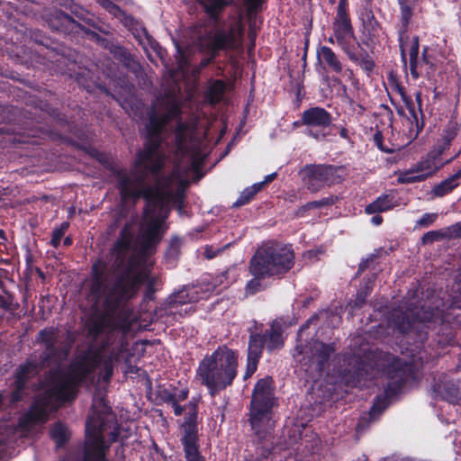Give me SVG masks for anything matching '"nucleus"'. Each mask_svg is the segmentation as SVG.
<instances>
[{"mask_svg": "<svg viewBox=\"0 0 461 461\" xmlns=\"http://www.w3.org/2000/svg\"><path fill=\"white\" fill-rule=\"evenodd\" d=\"M197 134V121L181 120V108L175 95L158 99L149 113L145 148L138 154L134 168L116 172L123 201L144 197L147 204L137 240L149 253L167 230L169 204L183 199L189 172H196L205 152Z\"/></svg>", "mask_w": 461, "mask_h": 461, "instance_id": "nucleus-1", "label": "nucleus"}, {"mask_svg": "<svg viewBox=\"0 0 461 461\" xmlns=\"http://www.w3.org/2000/svg\"><path fill=\"white\" fill-rule=\"evenodd\" d=\"M112 336L102 347L96 348L95 346H91L87 351L78 355L69 367L63 368L60 362L68 355L73 341L71 334L68 332V342L59 349L60 345L59 330L54 328L41 330L39 339L45 347V356L41 363L30 359L21 366L16 373L15 389L12 393L11 402H16L22 399V390L26 381L37 375L42 366H50L54 364L58 366V368L50 372L45 393L39 395L34 400L30 411L21 417L18 428L13 429L5 422H0V444L9 440L11 434L15 431L26 435L35 426L44 424L51 411L57 410L62 402L75 398L77 385L80 383L88 380L93 382L92 375L97 367H100L101 378L104 382H109L121 352L117 346L111 347Z\"/></svg>", "mask_w": 461, "mask_h": 461, "instance_id": "nucleus-2", "label": "nucleus"}, {"mask_svg": "<svg viewBox=\"0 0 461 461\" xmlns=\"http://www.w3.org/2000/svg\"><path fill=\"white\" fill-rule=\"evenodd\" d=\"M120 438H127V434L122 435L116 416L104 395L95 393L91 412L86 422L84 447L69 452L62 461H106L105 453L111 443Z\"/></svg>", "mask_w": 461, "mask_h": 461, "instance_id": "nucleus-3", "label": "nucleus"}, {"mask_svg": "<svg viewBox=\"0 0 461 461\" xmlns=\"http://www.w3.org/2000/svg\"><path fill=\"white\" fill-rule=\"evenodd\" d=\"M149 283V290L156 281L149 276L147 267L127 269L112 283L106 266L98 261L93 265L89 300L93 306L104 307L107 312L115 311L123 302L133 297L141 284Z\"/></svg>", "mask_w": 461, "mask_h": 461, "instance_id": "nucleus-4", "label": "nucleus"}, {"mask_svg": "<svg viewBox=\"0 0 461 461\" xmlns=\"http://www.w3.org/2000/svg\"><path fill=\"white\" fill-rule=\"evenodd\" d=\"M238 373V355L232 349L221 346L199 364L197 377L212 396L230 386Z\"/></svg>", "mask_w": 461, "mask_h": 461, "instance_id": "nucleus-5", "label": "nucleus"}, {"mask_svg": "<svg viewBox=\"0 0 461 461\" xmlns=\"http://www.w3.org/2000/svg\"><path fill=\"white\" fill-rule=\"evenodd\" d=\"M294 265V253L290 245L276 241L263 243L250 259L249 272L258 276H281Z\"/></svg>", "mask_w": 461, "mask_h": 461, "instance_id": "nucleus-6", "label": "nucleus"}, {"mask_svg": "<svg viewBox=\"0 0 461 461\" xmlns=\"http://www.w3.org/2000/svg\"><path fill=\"white\" fill-rule=\"evenodd\" d=\"M271 378L260 379L255 385L250 408V425L259 438H266L274 427L271 409L274 397L271 391Z\"/></svg>", "mask_w": 461, "mask_h": 461, "instance_id": "nucleus-7", "label": "nucleus"}, {"mask_svg": "<svg viewBox=\"0 0 461 461\" xmlns=\"http://www.w3.org/2000/svg\"><path fill=\"white\" fill-rule=\"evenodd\" d=\"M241 34V24L240 22H235L228 29L212 30L201 36L198 40L199 48L202 51L210 54L209 58L202 59L201 68L208 66L219 50L236 48Z\"/></svg>", "mask_w": 461, "mask_h": 461, "instance_id": "nucleus-8", "label": "nucleus"}, {"mask_svg": "<svg viewBox=\"0 0 461 461\" xmlns=\"http://www.w3.org/2000/svg\"><path fill=\"white\" fill-rule=\"evenodd\" d=\"M249 330L250 336L245 379L250 377L256 372L264 346L267 347V350L273 351L282 348L284 344L283 330L278 321H274L270 330L264 335L254 332L251 327L249 328Z\"/></svg>", "mask_w": 461, "mask_h": 461, "instance_id": "nucleus-9", "label": "nucleus"}, {"mask_svg": "<svg viewBox=\"0 0 461 461\" xmlns=\"http://www.w3.org/2000/svg\"><path fill=\"white\" fill-rule=\"evenodd\" d=\"M334 351L331 345L314 340L304 347L296 346L294 357L309 378L316 380L321 375Z\"/></svg>", "mask_w": 461, "mask_h": 461, "instance_id": "nucleus-10", "label": "nucleus"}, {"mask_svg": "<svg viewBox=\"0 0 461 461\" xmlns=\"http://www.w3.org/2000/svg\"><path fill=\"white\" fill-rule=\"evenodd\" d=\"M402 59L406 66V57L409 56L410 72L413 78H418L423 72L429 76L434 71V64L427 55L424 48L421 58H419V39L417 36L409 37L407 33L399 32Z\"/></svg>", "mask_w": 461, "mask_h": 461, "instance_id": "nucleus-11", "label": "nucleus"}, {"mask_svg": "<svg viewBox=\"0 0 461 461\" xmlns=\"http://www.w3.org/2000/svg\"><path fill=\"white\" fill-rule=\"evenodd\" d=\"M222 276H217L215 279L205 280L199 286L184 287L183 289L172 294L167 299V312L172 314L179 313L183 315L182 311L177 308L182 305L191 304L202 299H206L221 284Z\"/></svg>", "mask_w": 461, "mask_h": 461, "instance_id": "nucleus-12", "label": "nucleus"}, {"mask_svg": "<svg viewBox=\"0 0 461 461\" xmlns=\"http://www.w3.org/2000/svg\"><path fill=\"white\" fill-rule=\"evenodd\" d=\"M442 154L433 149L425 158L420 160L410 169L401 171L397 174V181L401 184H412L421 182L433 176L445 164H448L454 158L442 161Z\"/></svg>", "mask_w": 461, "mask_h": 461, "instance_id": "nucleus-13", "label": "nucleus"}, {"mask_svg": "<svg viewBox=\"0 0 461 461\" xmlns=\"http://www.w3.org/2000/svg\"><path fill=\"white\" fill-rule=\"evenodd\" d=\"M333 32L337 44L348 55V59L353 62L358 61L356 50L359 47V43L357 41L350 21L346 13V0L339 1L336 21L333 24Z\"/></svg>", "mask_w": 461, "mask_h": 461, "instance_id": "nucleus-14", "label": "nucleus"}, {"mask_svg": "<svg viewBox=\"0 0 461 461\" xmlns=\"http://www.w3.org/2000/svg\"><path fill=\"white\" fill-rule=\"evenodd\" d=\"M343 178L342 167L331 165L306 166L303 170V182L312 192H316L325 185L338 184Z\"/></svg>", "mask_w": 461, "mask_h": 461, "instance_id": "nucleus-15", "label": "nucleus"}, {"mask_svg": "<svg viewBox=\"0 0 461 461\" xmlns=\"http://www.w3.org/2000/svg\"><path fill=\"white\" fill-rule=\"evenodd\" d=\"M440 319L439 311H419L415 309L393 310L389 316V325L401 333H408L416 327V323L437 322Z\"/></svg>", "mask_w": 461, "mask_h": 461, "instance_id": "nucleus-16", "label": "nucleus"}, {"mask_svg": "<svg viewBox=\"0 0 461 461\" xmlns=\"http://www.w3.org/2000/svg\"><path fill=\"white\" fill-rule=\"evenodd\" d=\"M302 122L308 128V135L321 140L328 136L327 129L332 123V116L324 108L312 107L303 113Z\"/></svg>", "mask_w": 461, "mask_h": 461, "instance_id": "nucleus-17", "label": "nucleus"}, {"mask_svg": "<svg viewBox=\"0 0 461 461\" xmlns=\"http://www.w3.org/2000/svg\"><path fill=\"white\" fill-rule=\"evenodd\" d=\"M418 366V361L413 356L411 361L394 358L392 363V371H389L391 383L388 384L389 388L396 391L402 387L407 378V372L412 371L413 367Z\"/></svg>", "mask_w": 461, "mask_h": 461, "instance_id": "nucleus-18", "label": "nucleus"}, {"mask_svg": "<svg viewBox=\"0 0 461 461\" xmlns=\"http://www.w3.org/2000/svg\"><path fill=\"white\" fill-rule=\"evenodd\" d=\"M317 59L320 63L325 64L331 71L336 73L342 71V64L330 48L327 46L318 48Z\"/></svg>", "mask_w": 461, "mask_h": 461, "instance_id": "nucleus-19", "label": "nucleus"}, {"mask_svg": "<svg viewBox=\"0 0 461 461\" xmlns=\"http://www.w3.org/2000/svg\"><path fill=\"white\" fill-rule=\"evenodd\" d=\"M434 392L442 399L456 403L459 399V387L451 381H441L434 386Z\"/></svg>", "mask_w": 461, "mask_h": 461, "instance_id": "nucleus-20", "label": "nucleus"}, {"mask_svg": "<svg viewBox=\"0 0 461 461\" xmlns=\"http://www.w3.org/2000/svg\"><path fill=\"white\" fill-rule=\"evenodd\" d=\"M397 205L395 196L393 194H384L376 198L373 203L366 207V212L368 214L382 212L393 209Z\"/></svg>", "mask_w": 461, "mask_h": 461, "instance_id": "nucleus-21", "label": "nucleus"}, {"mask_svg": "<svg viewBox=\"0 0 461 461\" xmlns=\"http://www.w3.org/2000/svg\"><path fill=\"white\" fill-rule=\"evenodd\" d=\"M196 442L197 439H195L193 432H189L187 436L183 437L182 444L186 461H204V458L199 453Z\"/></svg>", "mask_w": 461, "mask_h": 461, "instance_id": "nucleus-22", "label": "nucleus"}, {"mask_svg": "<svg viewBox=\"0 0 461 461\" xmlns=\"http://www.w3.org/2000/svg\"><path fill=\"white\" fill-rule=\"evenodd\" d=\"M457 131V122L449 121L443 130L440 141H438L434 149L442 154L450 146L451 141L456 136Z\"/></svg>", "mask_w": 461, "mask_h": 461, "instance_id": "nucleus-23", "label": "nucleus"}, {"mask_svg": "<svg viewBox=\"0 0 461 461\" xmlns=\"http://www.w3.org/2000/svg\"><path fill=\"white\" fill-rule=\"evenodd\" d=\"M400 5V27L399 32L407 33L410 22L413 15V11L416 6V3L411 2H399Z\"/></svg>", "mask_w": 461, "mask_h": 461, "instance_id": "nucleus-24", "label": "nucleus"}, {"mask_svg": "<svg viewBox=\"0 0 461 461\" xmlns=\"http://www.w3.org/2000/svg\"><path fill=\"white\" fill-rule=\"evenodd\" d=\"M225 91V83L222 80H214L210 83L206 90V98L211 104L219 103Z\"/></svg>", "mask_w": 461, "mask_h": 461, "instance_id": "nucleus-25", "label": "nucleus"}, {"mask_svg": "<svg viewBox=\"0 0 461 461\" xmlns=\"http://www.w3.org/2000/svg\"><path fill=\"white\" fill-rule=\"evenodd\" d=\"M187 409H188L187 417H186V420L184 425V429H185L184 436H187V434L189 432H193L194 434L195 439H197V429H196V425H195L196 418H197L196 403L194 402H190L187 406Z\"/></svg>", "mask_w": 461, "mask_h": 461, "instance_id": "nucleus-26", "label": "nucleus"}, {"mask_svg": "<svg viewBox=\"0 0 461 461\" xmlns=\"http://www.w3.org/2000/svg\"><path fill=\"white\" fill-rule=\"evenodd\" d=\"M459 185L458 182H455L450 176L435 185L431 190V194L435 197H443L451 193Z\"/></svg>", "mask_w": 461, "mask_h": 461, "instance_id": "nucleus-27", "label": "nucleus"}, {"mask_svg": "<svg viewBox=\"0 0 461 461\" xmlns=\"http://www.w3.org/2000/svg\"><path fill=\"white\" fill-rule=\"evenodd\" d=\"M262 189V184H253L251 186L245 188L240 194L233 206L239 207L247 204L250 200Z\"/></svg>", "mask_w": 461, "mask_h": 461, "instance_id": "nucleus-28", "label": "nucleus"}, {"mask_svg": "<svg viewBox=\"0 0 461 461\" xmlns=\"http://www.w3.org/2000/svg\"><path fill=\"white\" fill-rule=\"evenodd\" d=\"M396 91L400 95L402 102L405 104L407 109L409 110L410 113L411 114L412 118L415 120L418 130H421L423 128V121H421L420 124L419 123L418 114L415 111L414 104L411 101V99L406 95L403 87L397 86Z\"/></svg>", "mask_w": 461, "mask_h": 461, "instance_id": "nucleus-29", "label": "nucleus"}, {"mask_svg": "<svg viewBox=\"0 0 461 461\" xmlns=\"http://www.w3.org/2000/svg\"><path fill=\"white\" fill-rule=\"evenodd\" d=\"M396 91L400 95L402 102L405 104L407 109L409 110L410 113L411 114L412 118L415 120L418 130H421L423 128V121H421L420 124L419 123L418 114L415 111L414 104L411 101V99L406 95L403 87L397 86Z\"/></svg>", "mask_w": 461, "mask_h": 461, "instance_id": "nucleus-30", "label": "nucleus"}, {"mask_svg": "<svg viewBox=\"0 0 461 461\" xmlns=\"http://www.w3.org/2000/svg\"><path fill=\"white\" fill-rule=\"evenodd\" d=\"M50 437L57 443L58 447H60L68 438L67 427L61 423H56L50 429Z\"/></svg>", "mask_w": 461, "mask_h": 461, "instance_id": "nucleus-31", "label": "nucleus"}, {"mask_svg": "<svg viewBox=\"0 0 461 461\" xmlns=\"http://www.w3.org/2000/svg\"><path fill=\"white\" fill-rule=\"evenodd\" d=\"M205 11L211 14L212 16H215L217 13H219L224 6H226L229 2L225 0H198Z\"/></svg>", "mask_w": 461, "mask_h": 461, "instance_id": "nucleus-32", "label": "nucleus"}, {"mask_svg": "<svg viewBox=\"0 0 461 461\" xmlns=\"http://www.w3.org/2000/svg\"><path fill=\"white\" fill-rule=\"evenodd\" d=\"M386 408V399L377 397L368 413L370 420H375Z\"/></svg>", "mask_w": 461, "mask_h": 461, "instance_id": "nucleus-33", "label": "nucleus"}, {"mask_svg": "<svg viewBox=\"0 0 461 461\" xmlns=\"http://www.w3.org/2000/svg\"><path fill=\"white\" fill-rule=\"evenodd\" d=\"M446 231L445 229H441L438 230H431L425 233L422 237V242L424 244H430L433 243L436 240H445L447 237H445Z\"/></svg>", "mask_w": 461, "mask_h": 461, "instance_id": "nucleus-34", "label": "nucleus"}, {"mask_svg": "<svg viewBox=\"0 0 461 461\" xmlns=\"http://www.w3.org/2000/svg\"><path fill=\"white\" fill-rule=\"evenodd\" d=\"M68 226H69L68 222L64 221L60 224V226L59 228H57L53 230L52 238H51V244L54 247H58L59 245L63 235L68 229Z\"/></svg>", "mask_w": 461, "mask_h": 461, "instance_id": "nucleus-35", "label": "nucleus"}, {"mask_svg": "<svg viewBox=\"0 0 461 461\" xmlns=\"http://www.w3.org/2000/svg\"><path fill=\"white\" fill-rule=\"evenodd\" d=\"M254 278H252L250 281L248 282L246 285V292L247 294H253L261 289H263V285L261 282V279L266 278L267 276H253Z\"/></svg>", "mask_w": 461, "mask_h": 461, "instance_id": "nucleus-36", "label": "nucleus"}, {"mask_svg": "<svg viewBox=\"0 0 461 461\" xmlns=\"http://www.w3.org/2000/svg\"><path fill=\"white\" fill-rule=\"evenodd\" d=\"M59 19L60 20L61 26L65 30L69 29L70 31L77 32L80 25L74 21L69 15L64 14L63 13L59 14Z\"/></svg>", "mask_w": 461, "mask_h": 461, "instance_id": "nucleus-37", "label": "nucleus"}, {"mask_svg": "<svg viewBox=\"0 0 461 461\" xmlns=\"http://www.w3.org/2000/svg\"><path fill=\"white\" fill-rule=\"evenodd\" d=\"M444 229L447 240L461 239V221Z\"/></svg>", "mask_w": 461, "mask_h": 461, "instance_id": "nucleus-38", "label": "nucleus"}, {"mask_svg": "<svg viewBox=\"0 0 461 461\" xmlns=\"http://www.w3.org/2000/svg\"><path fill=\"white\" fill-rule=\"evenodd\" d=\"M158 397L165 403L171 405L176 402V398L174 396V393L163 388L160 389L158 393Z\"/></svg>", "mask_w": 461, "mask_h": 461, "instance_id": "nucleus-39", "label": "nucleus"}, {"mask_svg": "<svg viewBox=\"0 0 461 461\" xmlns=\"http://www.w3.org/2000/svg\"><path fill=\"white\" fill-rule=\"evenodd\" d=\"M229 245L230 244L225 245V248L228 247ZM223 249H224V247L223 248H215L213 246H206L204 248L203 255L206 258L212 259V258H215L216 256H218L223 250Z\"/></svg>", "mask_w": 461, "mask_h": 461, "instance_id": "nucleus-40", "label": "nucleus"}, {"mask_svg": "<svg viewBox=\"0 0 461 461\" xmlns=\"http://www.w3.org/2000/svg\"><path fill=\"white\" fill-rule=\"evenodd\" d=\"M102 5L106 10L114 15H117L119 13H121V9L110 0H102Z\"/></svg>", "mask_w": 461, "mask_h": 461, "instance_id": "nucleus-41", "label": "nucleus"}, {"mask_svg": "<svg viewBox=\"0 0 461 461\" xmlns=\"http://www.w3.org/2000/svg\"><path fill=\"white\" fill-rule=\"evenodd\" d=\"M436 217H437L436 214L425 213L419 220L418 223L420 225L429 226V225H430L435 221Z\"/></svg>", "mask_w": 461, "mask_h": 461, "instance_id": "nucleus-42", "label": "nucleus"}, {"mask_svg": "<svg viewBox=\"0 0 461 461\" xmlns=\"http://www.w3.org/2000/svg\"><path fill=\"white\" fill-rule=\"evenodd\" d=\"M356 63L358 64L362 68H364L365 70H367V71L372 70L374 68V62L368 58H363V59L358 58V61H357Z\"/></svg>", "mask_w": 461, "mask_h": 461, "instance_id": "nucleus-43", "label": "nucleus"}, {"mask_svg": "<svg viewBox=\"0 0 461 461\" xmlns=\"http://www.w3.org/2000/svg\"><path fill=\"white\" fill-rule=\"evenodd\" d=\"M174 396L176 398V402H182L185 400L188 396V390L187 389H182L179 392H175Z\"/></svg>", "mask_w": 461, "mask_h": 461, "instance_id": "nucleus-44", "label": "nucleus"}, {"mask_svg": "<svg viewBox=\"0 0 461 461\" xmlns=\"http://www.w3.org/2000/svg\"><path fill=\"white\" fill-rule=\"evenodd\" d=\"M170 406L173 407L174 413L176 416H180L183 413V411H184V408L181 405H179L178 402H175Z\"/></svg>", "mask_w": 461, "mask_h": 461, "instance_id": "nucleus-45", "label": "nucleus"}, {"mask_svg": "<svg viewBox=\"0 0 461 461\" xmlns=\"http://www.w3.org/2000/svg\"><path fill=\"white\" fill-rule=\"evenodd\" d=\"M276 177V173H272V174L265 176V179L261 182H258V184H262V187H263L266 184L272 182Z\"/></svg>", "mask_w": 461, "mask_h": 461, "instance_id": "nucleus-46", "label": "nucleus"}, {"mask_svg": "<svg viewBox=\"0 0 461 461\" xmlns=\"http://www.w3.org/2000/svg\"><path fill=\"white\" fill-rule=\"evenodd\" d=\"M327 203H328L325 201H314V202L307 203L306 207L307 208L320 207V206H321L323 204H327Z\"/></svg>", "mask_w": 461, "mask_h": 461, "instance_id": "nucleus-47", "label": "nucleus"}, {"mask_svg": "<svg viewBox=\"0 0 461 461\" xmlns=\"http://www.w3.org/2000/svg\"><path fill=\"white\" fill-rule=\"evenodd\" d=\"M415 98H416V101L418 103L419 113H420V116L423 117V113H422V111H421V94H420V92H416Z\"/></svg>", "mask_w": 461, "mask_h": 461, "instance_id": "nucleus-48", "label": "nucleus"}, {"mask_svg": "<svg viewBox=\"0 0 461 461\" xmlns=\"http://www.w3.org/2000/svg\"><path fill=\"white\" fill-rule=\"evenodd\" d=\"M360 366H358V367L357 368V370H356V373H357V375L358 376L362 375V372H364V371H365L366 373L367 372V366H368V365H366V364H364V363H362V362H361V363H360Z\"/></svg>", "mask_w": 461, "mask_h": 461, "instance_id": "nucleus-49", "label": "nucleus"}, {"mask_svg": "<svg viewBox=\"0 0 461 461\" xmlns=\"http://www.w3.org/2000/svg\"><path fill=\"white\" fill-rule=\"evenodd\" d=\"M317 316H312V318H310L307 322L303 326L301 327V329L299 330V332H298V336L299 337H302L303 336V332L305 328H307L309 326V324L316 318Z\"/></svg>", "mask_w": 461, "mask_h": 461, "instance_id": "nucleus-50", "label": "nucleus"}, {"mask_svg": "<svg viewBox=\"0 0 461 461\" xmlns=\"http://www.w3.org/2000/svg\"><path fill=\"white\" fill-rule=\"evenodd\" d=\"M382 221H383V219L379 215H375V216L372 217V219H371L372 223L376 226L380 225Z\"/></svg>", "mask_w": 461, "mask_h": 461, "instance_id": "nucleus-51", "label": "nucleus"}, {"mask_svg": "<svg viewBox=\"0 0 461 461\" xmlns=\"http://www.w3.org/2000/svg\"><path fill=\"white\" fill-rule=\"evenodd\" d=\"M450 177L455 181L458 182V179L461 178V168L457 170L454 175L450 176Z\"/></svg>", "mask_w": 461, "mask_h": 461, "instance_id": "nucleus-52", "label": "nucleus"}, {"mask_svg": "<svg viewBox=\"0 0 461 461\" xmlns=\"http://www.w3.org/2000/svg\"><path fill=\"white\" fill-rule=\"evenodd\" d=\"M339 135L343 139H348V130L344 127H342L339 131Z\"/></svg>", "mask_w": 461, "mask_h": 461, "instance_id": "nucleus-53", "label": "nucleus"}, {"mask_svg": "<svg viewBox=\"0 0 461 461\" xmlns=\"http://www.w3.org/2000/svg\"><path fill=\"white\" fill-rule=\"evenodd\" d=\"M370 260H371V259H366V261H364V262L360 263V265H359V270H361V271H362V270H364V269L367 267V265H368V263H369V261H370Z\"/></svg>", "mask_w": 461, "mask_h": 461, "instance_id": "nucleus-54", "label": "nucleus"}, {"mask_svg": "<svg viewBox=\"0 0 461 461\" xmlns=\"http://www.w3.org/2000/svg\"><path fill=\"white\" fill-rule=\"evenodd\" d=\"M365 420V418H362L361 420L359 421V423L357 425V431L359 433V432H362L364 430V427L362 425V420Z\"/></svg>", "mask_w": 461, "mask_h": 461, "instance_id": "nucleus-55", "label": "nucleus"}, {"mask_svg": "<svg viewBox=\"0 0 461 461\" xmlns=\"http://www.w3.org/2000/svg\"><path fill=\"white\" fill-rule=\"evenodd\" d=\"M349 104L351 105H356L359 109V112H363L364 108L361 105L356 104L351 99H349Z\"/></svg>", "mask_w": 461, "mask_h": 461, "instance_id": "nucleus-56", "label": "nucleus"}, {"mask_svg": "<svg viewBox=\"0 0 461 461\" xmlns=\"http://www.w3.org/2000/svg\"><path fill=\"white\" fill-rule=\"evenodd\" d=\"M328 41H329L330 43H332V44L337 43V42H336V39H335V37H334V33H333V34H332V35L328 39Z\"/></svg>", "mask_w": 461, "mask_h": 461, "instance_id": "nucleus-57", "label": "nucleus"}, {"mask_svg": "<svg viewBox=\"0 0 461 461\" xmlns=\"http://www.w3.org/2000/svg\"><path fill=\"white\" fill-rule=\"evenodd\" d=\"M193 311V307L191 305H189L188 307H185V310H184V313L186 314L190 312Z\"/></svg>", "mask_w": 461, "mask_h": 461, "instance_id": "nucleus-58", "label": "nucleus"}, {"mask_svg": "<svg viewBox=\"0 0 461 461\" xmlns=\"http://www.w3.org/2000/svg\"><path fill=\"white\" fill-rule=\"evenodd\" d=\"M95 332L96 336H99L103 332V330H102L101 327L98 326V327H96Z\"/></svg>", "mask_w": 461, "mask_h": 461, "instance_id": "nucleus-59", "label": "nucleus"}, {"mask_svg": "<svg viewBox=\"0 0 461 461\" xmlns=\"http://www.w3.org/2000/svg\"><path fill=\"white\" fill-rule=\"evenodd\" d=\"M70 243H71V240H70V238H68H68H66V239H65V240H64V244H65L66 246H68V245H70Z\"/></svg>", "mask_w": 461, "mask_h": 461, "instance_id": "nucleus-60", "label": "nucleus"}, {"mask_svg": "<svg viewBox=\"0 0 461 461\" xmlns=\"http://www.w3.org/2000/svg\"><path fill=\"white\" fill-rule=\"evenodd\" d=\"M0 238L4 240H5V236L4 230H0Z\"/></svg>", "mask_w": 461, "mask_h": 461, "instance_id": "nucleus-61", "label": "nucleus"}, {"mask_svg": "<svg viewBox=\"0 0 461 461\" xmlns=\"http://www.w3.org/2000/svg\"><path fill=\"white\" fill-rule=\"evenodd\" d=\"M418 0H398V2H411V3H417Z\"/></svg>", "mask_w": 461, "mask_h": 461, "instance_id": "nucleus-62", "label": "nucleus"}, {"mask_svg": "<svg viewBox=\"0 0 461 461\" xmlns=\"http://www.w3.org/2000/svg\"><path fill=\"white\" fill-rule=\"evenodd\" d=\"M126 231H127V230H126V228H124V229L122 230V234L124 235V234L126 233Z\"/></svg>", "mask_w": 461, "mask_h": 461, "instance_id": "nucleus-63", "label": "nucleus"}, {"mask_svg": "<svg viewBox=\"0 0 461 461\" xmlns=\"http://www.w3.org/2000/svg\"><path fill=\"white\" fill-rule=\"evenodd\" d=\"M254 329L257 330L258 328H257V322H254Z\"/></svg>", "mask_w": 461, "mask_h": 461, "instance_id": "nucleus-64", "label": "nucleus"}]
</instances>
